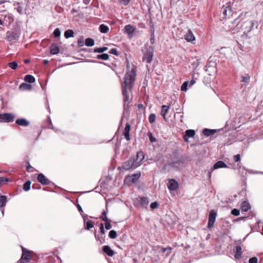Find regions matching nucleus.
<instances>
[{"instance_id":"nucleus-40","label":"nucleus","mask_w":263,"mask_h":263,"mask_svg":"<svg viewBox=\"0 0 263 263\" xmlns=\"http://www.w3.org/2000/svg\"><path fill=\"white\" fill-rule=\"evenodd\" d=\"M159 247L161 248V251L162 253H164L166 251H168L166 253L167 256H169L172 252V249L170 247H168L167 248H163L162 247Z\"/></svg>"},{"instance_id":"nucleus-7","label":"nucleus","mask_w":263,"mask_h":263,"mask_svg":"<svg viewBox=\"0 0 263 263\" xmlns=\"http://www.w3.org/2000/svg\"><path fill=\"white\" fill-rule=\"evenodd\" d=\"M229 167L227 164L223 161L219 160L215 163L213 167L209 171L208 176L209 180H211L212 172L216 169Z\"/></svg>"},{"instance_id":"nucleus-53","label":"nucleus","mask_w":263,"mask_h":263,"mask_svg":"<svg viewBox=\"0 0 263 263\" xmlns=\"http://www.w3.org/2000/svg\"><path fill=\"white\" fill-rule=\"evenodd\" d=\"M109 52L110 54H114V55H119V52L117 51V49H116V48H112V49H111Z\"/></svg>"},{"instance_id":"nucleus-20","label":"nucleus","mask_w":263,"mask_h":263,"mask_svg":"<svg viewBox=\"0 0 263 263\" xmlns=\"http://www.w3.org/2000/svg\"><path fill=\"white\" fill-rule=\"evenodd\" d=\"M130 130V125L127 123H126L125 127L124 128L123 131V135L125 137V138L127 140L129 141L130 140L129 132Z\"/></svg>"},{"instance_id":"nucleus-56","label":"nucleus","mask_w":263,"mask_h":263,"mask_svg":"<svg viewBox=\"0 0 263 263\" xmlns=\"http://www.w3.org/2000/svg\"><path fill=\"white\" fill-rule=\"evenodd\" d=\"M258 259L256 257H252L249 260V263H257Z\"/></svg>"},{"instance_id":"nucleus-21","label":"nucleus","mask_w":263,"mask_h":263,"mask_svg":"<svg viewBox=\"0 0 263 263\" xmlns=\"http://www.w3.org/2000/svg\"><path fill=\"white\" fill-rule=\"evenodd\" d=\"M102 249L103 251L109 256H112L115 254L114 251L108 245L104 246Z\"/></svg>"},{"instance_id":"nucleus-33","label":"nucleus","mask_w":263,"mask_h":263,"mask_svg":"<svg viewBox=\"0 0 263 263\" xmlns=\"http://www.w3.org/2000/svg\"><path fill=\"white\" fill-rule=\"evenodd\" d=\"M99 30L102 33H106L109 31V28L104 24H101L99 26Z\"/></svg>"},{"instance_id":"nucleus-19","label":"nucleus","mask_w":263,"mask_h":263,"mask_svg":"<svg viewBox=\"0 0 263 263\" xmlns=\"http://www.w3.org/2000/svg\"><path fill=\"white\" fill-rule=\"evenodd\" d=\"M138 200L141 206L143 208H146L148 203L149 200L148 198L145 197H139Z\"/></svg>"},{"instance_id":"nucleus-34","label":"nucleus","mask_w":263,"mask_h":263,"mask_svg":"<svg viewBox=\"0 0 263 263\" xmlns=\"http://www.w3.org/2000/svg\"><path fill=\"white\" fill-rule=\"evenodd\" d=\"M14 6H16V7L15 8L17 12L21 15L24 13L23 9L21 6V3L19 2H16L14 4Z\"/></svg>"},{"instance_id":"nucleus-3","label":"nucleus","mask_w":263,"mask_h":263,"mask_svg":"<svg viewBox=\"0 0 263 263\" xmlns=\"http://www.w3.org/2000/svg\"><path fill=\"white\" fill-rule=\"evenodd\" d=\"M258 26V22L256 20L248 21L245 22L243 28L244 30V35H246V36H248V33L254 31L255 29H257Z\"/></svg>"},{"instance_id":"nucleus-8","label":"nucleus","mask_w":263,"mask_h":263,"mask_svg":"<svg viewBox=\"0 0 263 263\" xmlns=\"http://www.w3.org/2000/svg\"><path fill=\"white\" fill-rule=\"evenodd\" d=\"M14 118V115L11 113L0 114V122H11L13 121Z\"/></svg>"},{"instance_id":"nucleus-37","label":"nucleus","mask_w":263,"mask_h":263,"mask_svg":"<svg viewBox=\"0 0 263 263\" xmlns=\"http://www.w3.org/2000/svg\"><path fill=\"white\" fill-rule=\"evenodd\" d=\"M85 44L86 46L91 47L94 45L95 41L92 39L88 37L85 40Z\"/></svg>"},{"instance_id":"nucleus-60","label":"nucleus","mask_w":263,"mask_h":263,"mask_svg":"<svg viewBox=\"0 0 263 263\" xmlns=\"http://www.w3.org/2000/svg\"><path fill=\"white\" fill-rule=\"evenodd\" d=\"M234 158V160L236 162H238L240 161V155L239 154H237V155H236L234 156L233 157Z\"/></svg>"},{"instance_id":"nucleus-29","label":"nucleus","mask_w":263,"mask_h":263,"mask_svg":"<svg viewBox=\"0 0 263 263\" xmlns=\"http://www.w3.org/2000/svg\"><path fill=\"white\" fill-rule=\"evenodd\" d=\"M19 88L22 90H31L32 86L31 84L23 83L20 85Z\"/></svg>"},{"instance_id":"nucleus-24","label":"nucleus","mask_w":263,"mask_h":263,"mask_svg":"<svg viewBox=\"0 0 263 263\" xmlns=\"http://www.w3.org/2000/svg\"><path fill=\"white\" fill-rule=\"evenodd\" d=\"M170 108V106L162 105L161 106V115L163 117L164 120L166 119V116Z\"/></svg>"},{"instance_id":"nucleus-46","label":"nucleus","mask_w":263,"mask_h":263,"mask_svg":"<svg viewBox=\"0 0 263 263\" xmlns=\"http://www.w3.org/2000/svg\"><path fill=\"white\" fill-rule=\"evenodd\" d=\"M189 83V81H185L182 84L181 86V91H186L187 90Z\"/></svg>"},{"instance_id":"nucleus-58","label":"nucleus","mask_w":263,"mask_h":263,"mask_svg":"<svg viewBox=\"0 0 263 263\" xmlns=\"http://www.w3.org/2000/svg\"><path fill=\"white\" fill-rule=\"evenodd\" d=\"M119 1H120V2L122 5L126 6L128 5V4L130 3L131 0H119Z\"/></svg>"},{"instance_id":"nucleus-44","label":"nucleus","mask_w":263,"mask_h":263,"mask_svg":"<svg viewBox=\"0 0 263 263\" xmlns=\"http://www.w3.org/2000/svg\"><path fill=\"white\" fill-rule=\"evenodd\" d=\"M156 118V116L155 114H151L148 117V121L150 123H153L155 122Z\"/></svg>"},{"instance_id":"nucleus-22","label":"nucleus","mask_w":263,"mask_h":263,"mask_svg":"<svg viewBox=\"0 0 263 263\" xmlns=\"http://www.w3.org/2000/svg\"><path fill=\"white\" fill-rule=\"evenodd\" d=\"M235 258L239 259L242 257V248L240 246H236L235 247Z\"/></svg>"},{"instance_id":"nucleus-17","label":"nucleus","mask_w":263,"mask_h":263,"mask_svg":"<svg viewBox=\"0 0 263 263\" xmlns=\"http://www.w3.org/2000/svg\"><path fill=\"white\" fill-rule=\"evenodd\" d=\"M144 159V155L141 151H139L137 153L136 157L135 158V162L136 164H139L138 166L141 164V162Z\"/></svg>"},{"instance_id":"nucleus-36","label":"nucleus","mask_w":263,"mask_h":263,"mask_svg":"<svg viewBox=\"0 0 263 263\" xmlns=\"http://www.w3.org/2000/svg\"><path fill=\"white\" fill-rule=\"evenodd\" d=\"M74 35V32L71 29H68L64 32V36L66 39L73 37Z\"/></svg>"},{"instance_id":"nucleus-61","label":"nucleus","mask_w":263,"mask_h":263,"mask_svg":"<svg viewBox=\"0 0 263 263\" xmlns=\"http://www.w3.org/2000/svg\"><path fill=\"white\" fill-rule=\"evenodd\" d=\"M196 83L195 80H194V74H193L192 80L190 82V86H192Z\"/></svg>"},{"instance_id":"nucleus-59","label":"nucleus","mask_w":263,"mask_h":263,"mask_svg":"<svg viewBox=\"0 0 263 263\" xmlns=\"http://www.w3.org/2000/svg\"><path fill=\"white\" fill-rule=\"evenodd\" d=\"M100 229L101 233L103 236V235H104L105 233V231L104 230V224L103 223H101L100 227Z\"/></svg>"},{"instance_id":"nucleus-4","label":"nucleus","mask_w":263,"mask_h":263,"mask_svg":"<svg viewBox=\"0 0 263 263\" xmlns=\"http://www.w3.org/2000/svg\"><path fill=\"white\" fill-rule=\"evenodd\" d=\"M145 46L146 47V50L143 51L142 60L143 62L145 61L146 63L151 64L154 57L155 47L152 45L147 47L146 44L145 45Z\"/></svg>"},{"instance_id":"nucleus-13","label":"nucleus","mask_w":263,"mask_h":263,"mask_svg":"<svg viewBox=\"0 0 263 263\" xmlns=\"http://www.w3.org/2000/svg\"><path fill=\"white\" fill-rule=\"evenodd\" d=\"M10 17L6 15H1L0 16V30H4V27L9 25Z\"/></svg>"},{"instance_id":"nucleus-64","label":"nucleus","mask_w":263,"mask_h":263,"mask_svg":"<svg viewBox=\"0 0 263 263\" xmlns=\"http://www.w3.org/2000/svg\"><path fill=\"white\" fill-rule=\"evenodd\" d=\"M144 107V106L142 104H139L138 105V108L139 109H142Z\"/></svg>"},{"instance_id":"nucleus-45","label":"nucleus","mask_w":263,"mask_h":263,"mask_svg":"<svg viewBox=\"0 0 263 263\" xmlns=\"http://www.w3.org/2000/svg\"><path fill=\"white\" fill-rule=\"evenodd\" d=\"M8 66L12 69L15 70L17 68L18 66L17 63L15 61H13L8 64Z\"/></svg>"},{"instance_id":"nucleus-43","label":"nucleus","mask_w":263,"mask_h":263,"mask_svg":"<svg viewBox=\"0 0 263 263\" xmlns=\"http://www.w3.org/2000/svg\"><path fill=\"white\" fill-rule=\"evenodd\" d=\"M95 238L97 240H99L101 244L105 243V236H99L95 234Z\"/></svg>"},{"instance_id":"nucleus-38","label":"nucleus","mask_w":263,"mask_h":263,"mask_svg":"<svg viewBox=\"0 0 263 263\" xmlns=\"http://www.w3.org/2000/svg\"><path fill=\"white\" fill-rule=\"evenodd\" d=\"M109 58V55L107 53H102L101 54H98L97 55V58L98 59L102 60H107Z\"/></svg>"},{"instance_id":"nucleus-50","label":"nucleus","mask_w":263,"mask_h":263,"mask_svg":"<svg viewBox=\"0 0 263 263\" xmlns=\"http://www.w3.org/2000/svg\"><path fill=\"white\" fill-rule=\"evenodd\" d=\"M105 228L106 230H109L111 228V224L110 223V220H108L107 221H105Z\"/></svg>"},{"instance_id":"nucleus-1","label":"nucleus","mask_w":263,"mask_h":263,"mask_svg":"<svg viewBox=\"0 0 263 263\" xmlns=\"http://www.w3.org/2000/svg\"><path fill=\"white\" fill-rule=\"evenodd\" d=\"M127 70L124 77V81L121 85L122 94L123 96V115L129 114V108L130 107V101L132 100V90L135 83L136 76V68L135 66L129 70V66L127 67Z\"/></svg>"},{"instance_id":"nucleus-51","label":"nucleus","mask_w":263,"mask_h":263,"mask_svg":"<svg viewBox=\"0 0 263 263\" xmlns=\"http://www.w3.org/2000/svg\"><path fill=\"white\" fill-rule=\"evenodd\" d=\"M192 65L193 66H194V69H193V72H194V73H195V71L196 70L197 67L199 65V61H198V60H197L196 61H194V62H193Z\"/></svg>"},{"instance_id":"nucleus-42","label":"nucleus","mask_w":263,"mask_h":263,"mask_svg":"<svg viewBox=\"0 0 263 263\" xmlns=\"http://www.w3.org/2000/svg\"><path fill=\"white\" fill-rule=\"evenodd\" d=\"M108 236L111 239H115L117 236V233L115 230H110L109 232Z\"/></svg>"},{"instance_id":"nucleus-54","label":"nucleus","mask_w":263,"mask_h":263,"mask_svg":"<svg viewBox=\"0 0 263 263\" xmlns=\"http://www.w3.org/2000/svg\"><path fill=\"white\" fill-rule=\"evenodd\" d=\"M48 127L49 128H50V129H52L54 130L55 132H57L58 131V129L55 128L54 127V126H53L52 123L51 122V119L50 118H49V125H48Z\"/></svg>"},{"instance_id":"nucleus-63","label":"nucleus","mask_w":263,"mask_h":263,"mask_svg":"<svg viewBox=\"0 0 263 263\" xmlns=\"http://www.w3.org/2000/svg\"><path fill=\"white\" fill-rule=\"evenodd\" d=\"M77 208H78V211L82 214V213H83V210H82L81 206H80V205L78 204L77 205Z\"/></svg>"},{"instance_id":"nucleus-27","label":"nucleus","mask_w":263,"mask_h":263,"mask_svg":"<svg viewBox=\"0 0 263 263\" xmlns=\"http://www.w3.org/2000/svg\"><path fill=\"white\" fill-rule=\"evenodd\" d=\"M216 133V129H211L208 128H204L203 130V134L206 136H210Z\"/></svg>"},{"instance_id":"nucleus-30","label":"nucleus","mask_w":263,"mask_h":263,"mask_svg":"<svg viewBox=\"0 0 263 263\" xmlns=\"http://www.w3.org/2000/svg\"><path fill=\"white\" fill-rule=\"evenodd\" d=\"M8 202L7 197L5 195H0V208L5 206Z\"/></svg>"},{"instance_id":"nucleus-14","label":"nucleus","mask_w":263,"mask_h":263,"mask_svg":"<svg viewBox=\"0 0 263 263\" xmlns=\"http://www.w3.org/2000/svg\"><path fill=\"white\" fill-rule=\"evenodd\" d=\"M167 186L170 191H176L178 189L179 184L176 180L171 179L169 180Z\"/></svg>"},{"instance_id":"nucleus-32","label":"nucleus","mask_w":263,"mask_h":263,"mask_svg":"<svg viewBox=\"0 0 263 263\" xmlns=\"http://www.w3.org/2000/svg\"><path fill=\"white\" fill-rule=\"evenodd\" d=\"M24 80L29 83H33L35 82V78L31 74H27L24 78Z\"/></svg>"},{"instance_id":"nucleus-35","label":"nucleus","mask_w":263,"mask_h":263,"mask_svg":"<svg viewBox=\"0 0 263 263\" xmlns=\"http://www.w3.org/2000/svg\"><path fill=\"white\" fill-rule=\"evenodd\" d=\"M107 213H108V209H107V206L106 205V210H104L102 212V215H101V217H100L104 221H107L109 220L107 217Z\"/></svg>"},{"instance_id":"nucleus-5","label":"nucleus","mask_w":263,"mask_h":263,"mask_svg":"<svg viewBox=\"0 0 263 263\" xmlns=\"http://www.w3.org/2000/svg\"><path fill=\"white\" fill-rule=\"evenodd\" d=\"M7 40L11 42H16L21 35V32L18 29H14L12 31H7L6 33Z\"/></svg>"},{"instance_id":"nucleus-23","label":"nucleus","mask_w":263,"mask_h":263,"mask_svg":"<svg viewBox=\"0 0 263 263\" xmlns=\"http://www.w3.org/2000/svg\"><path fill=\"white\" fill-rule=\"evenodd\" d=\"M185 39L188 42H192L195 40V37L191 30H189L186 33Z\"/></svg>"},{"instance_id":"nucleus-18","label":"nucleus","mask_w":263,"mask_h":263,"mask_svg":"<svg viewBox=\"0 0 263 263\" xmlns=\"http://www.w3.org/2000/svg\"><path fill=\"white\" fill-rule=\"evenodd\" d=\"M15 123L19 126L27 127L29 125L30 122L25 118H19L15 121Z\"/></svg>"},{"instance_id":"nucleus-55","label":"nucleus","mask_w":263,"mask_h":263,"mask_svg":"<svg viewBox=\"0 0 263 263\" xmlns=\"http://www.w3.org/2000/svg\"><path fill=\"white\" fill-rule=\"evenodd\" d=\"M9 180L7 178L3 177H0V187L3 183L7 182Z\"/></svg>"},{"instance_id":"nucleus-15","label":"nucleus","mask_w":263,"mask_h":263,"mask_svg":"<svg viewBox=\"0 0 263 263\" xmlns=\"http://www.w3.org/2000/svg\"><path fill=\"white\" fill-rule=\"evenodd\" d=\"M84 223L85 226V230H89L90 229L94 227V222L88 219L87 215H85L83 216Z\"/></svg>"},{"instance_id":"nucleus-10","label":"nucleus","mask_w":263,"mask_h":263,"mask_svg":"<svg viewBox=\"0 0 263 263\" xmlns=\"http://www.w3.org/2000/svg\"><path fill=\"white\" fill-rule=\"evenodd\" d=\"M37 180L43 185H53L54 183L49 180L43 174L40 173L37 175Z\"/></svg>"},{"instance_id":"nucleus-28","label":"nucleus","mask_w":263,"mask_h":263,"mask_svg":"<svg viewBox=\"0 0 263 263\" xmlns=\"http://www.w3.org/2000/svg\"><path fill=\"white\" fill-rule=\"evenodd\" d=\"M60 51L59 47L52 44L50 46V53L53 55L57 54Z\"/></svg>"},{"instance_id":"nucleus-16","label":"nucleus","mask_w":263,"mask_h":263,"mask_svg":"<svg viewBox=\"0 0 263 263\" xmlns=\"http://www.w3.org/2000/svg\"><path fill=\"white\" fill-rule=\"evenodd\" d=\"M195 135V131L193 129H187L185 132L183 136L184 141L187 142L189 138L193 137Z\"/></svg>"},{"instance_id":"nucleus-62","label":"nucleus","mask_w":263,"mask_h":263,"mask_svg":"<svg viewBox=\"0 0 263 263\" xmlns=\"http://www.w3.org/2000/svg\"><path fill=\"white\" fill-rule=\"evenodd\" d=\"M78 44L79 46H82L84 45V41L82 39H79L78 40Z\"/></svg>"},{"instance_id":"nucleus-12","label":"nucleus","mask_w":263,"mask_h":263,"mask_svg":"<svg viewBox=\"0 0 263 263\" xmlns=\"http://www.w3.org/2000/svg\"><path fill=\"white\" fill-rule=\"evenodd\" d=\"M136 28L130 24L126 25L123 29L124 33L127 34L128 37L132 38L134 36Z\"/></svg>"},{"instance_id":"nucleus-41","label":"nucleus","mask_w":263,"mask_h":263,"mask_svg":"<svg viewBox=\"0 0 263 263\" xmlns=\"http://www.w3.org/2000/svg\"><path fill=\"white\" fill-rule=\"evenodd\" d=\"M31 181L28 180L23 184V189L25 191H28L30 189Z\"/></svg>"},{"instance_id":"nucleus-48","label":"nucleus","mask_w":263,"mask_h":263,"mask_svg":"<svg viewBox=\"0 0 263 263\" xmlns=\"http://www.w3.org/2000/svg\"><path fill=\"white\" fill-rule=\"evenodd\" d=\"M147 136H148V138H149V139L150 140V141L152 142V143H153V142H155L156 141V138H155L153 135V134L149 132L148 133H147Z\"/></svg>"},{"instance_id":"nucleus-6","label":"nucleus","mask_w":263,"mask_h":263,"mask_svg":"<svg viewBox=\"0 0 263 263\" xmlns=\"http://www.w3.org/2000/svg\"><path fill=\"white\" fill-rule=\"evenodd\" d=\"M139 164L135 162V157L134 156L130 158L128 160L124 162L122 164V168L125 170H129L130 169H135L138 167Z\"/></svg>"},{"instance_id":"nucleus-25","label":"nucleus","mask_w":263,"mask_h":263,"mask_svg":"<svg viewBox=\"0 0 263 263\" xmlns=\"http://www.w3.org/2000/svg\"><path fill=\"white\" fill-rule=\"evenodd\" d=\"M250 81V77L248 74H246L245 75L241 76V80L240 82L241 83H243L245 86L248 85Z\"/></svg>"},{"instance_id":"nucleus-49","label":"nucleus","mask_w":263,"mask_h":263,"mask_svg":"<svg viewBox=\"0 0 263 263\" xmlns=\"http://www.w3.org/2000/svg\"><path fill=\"white\" fill-rule=\"evenodd\" d=\"M150 42L152 45H153L155 42V38L154 30H151Z\"/></svg>"},{"instance_id":"nucleus-52","label":"nucleus","mask_w":263,"mask_h":263,"mask_svg":"<svg viewBox=\"0 0 263 263\" xmlns=\"http://www.w3.org/2000/svg\"><path fill=\"white\" fill-rule=\"evenodd\" d=\"M231 214L234 216H238L240 214V211L237 209H234L231 211Z\"/></svg>"},{"instance_id":"nucleus-2","label":"nucleus","mask_w":263,"mask_h":263,"mask_svg":"<svg viewBox=\"0 0 263 263\" xmlns=\"http://www.w3.org/2000/svg\"><path fill=\"white\" fill-rule=\"evenodd\" d=\"M186 160V157L183 155L175 156L171 162L164 165L163 168H165L166 165H168L175 171H181L184 167Z\"/></svg>"},{"instance_id":"nucleus-11","label":"nucleus","mask_w":263,"mask_h":263,"mask_svg":"<svg viewBox=\"0 0 263 263\" xmlns=\"http://www.w3.org/2000/svg\"><path fill=\"white\" fill-rule=\"evenodd\" d=\"M22 250V255L21 259L18 260V262H23V260H25L28 262L30 260V251L27 250L24 247L21 246Z\"/></svg>"},{"instance_id":"nucleus-26","label":"nucleus","mask_w":263,"mask_h":263,"mask_svg":"<svg viewBox=\"0 0 263 263\" xmlns=\"http://www.w3.org/2000/svg\"><path fill=\"white\" fill-rule=\"evenodd\" d=\"M251 208L250 203L247 201H243L241 204L242 212H246Z\"/></svg>"},{"instance_id":"nucleus-31","label":"nucleus","mask_w":263,"mask_h":263,"mask_svg":"<svg viewBox=\"0 0 263 263\" xmlns=\"http://www.w3.org/2000/svg\"><path fill=\"white\" fill-rule=\"evenodd\" d=\"M140 176L141 174L140 173H136L129 176V178L133 183H135L139 179V178L140 177Z\"/></svg>"},{"instance_id":"nucleus-47","label":"nucleus","mask_w":263,"mask_h":263,"mask_svg":"<svg viewBox=\"0 0 263 263\" xmlns=\"http://www.w3.org/2000/svg\"><path fill=\"white\" fill-rule=\"evenodd\" d=\"M53 35L55 37H60L61 35V31L60 29L58 28H56L53 32Z\"/></svg>"},{"instance_id":"nucleus-57","label":"nucleus","mask_w":263,"mask_h":263,"mask_svg":"<svg viewBox=\"0 0 263 263\" xmlns=\"http://www.w3.org/2000/svg\"><path fill=\"white\" fill-rule=\"evenodd\" d=\"M158 206V204L156 201L152 202L150 205V207L152 210L156 209Z\"/></svg>"},{"instance_id":"nucleus-9","label":"nucleus","mask_w":263,"mask_h":263,"mask_svg":"<svg viewBox=\"0 0 263 263\" xmlns=\"http://www.w3.org/2000/svg\"><path fill=\"white\" fill-rule=\"evenodd\" d=\"M217 216V213L214 210H211L209 215L208 228H211L213 227Z\"/></svg>"},{"instance_id":"nucleus-39","label":"nucleus","mask_w":263,"mask_h":263,"mask_svg":"<svg viewBox=\"0 0 263 263\" xmlns=\"http://www.w3.org/2000/svg\"><path fill=\"white\" fill-rule=\"evenodd\" d=\"M108 49L107 47H96L94 48L93 51L96 53H103Z\"/></svg>"}]
</instances>
